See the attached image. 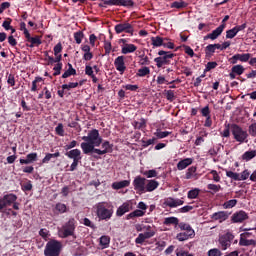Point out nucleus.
<instances>
[{"label": "nucleus", "mask_w": 256, "mask_h": 256, "mask_svg": "<svg viewBox=\"0 0 256 256\" xmlns=\"http://www.w3.org/2000/svg\"><path fill=\"white\" fill-rule=\"evenodd\" d=\"M80 147L84 155H92L94 159H99L97 155H107V153H113V144L105 140L99 135V130L92 129L88 132L87 136L82 137ZM96 153V155L94 154Z\"/></svg>", "instance_id": "1"}, {"label": "nucleus", "mask_w": 256, "mask_h": 256, "mask_svg": "<svg viewBox=\"0 0 256 256\" xmlns=\"http://www.w3.org/2000/svg\"><path fill=\"white\" fill-rule=\"evenodd\" d=\"M94 209L99 221H111L113 213H115L110 202H98L94 205Z\"/></svg>", "instance_id": "2"}, {"label": "nucleus", "mask_w": 256, "mask_h": 256, "mask_svg": "<svg viewBox=\"0 0 256 256\" xmlns=\"http://www.w3.org/2000/svg\"><path fill=\"white\" fill-rule=\"evenodd\" d=\"M75 229H77V220H75V218H70L60 229V237H62V239H67V237H74V239H77V236H75Z\"/></svg>", "instance_id": "3"}, {"label": "nucleus", "mask_w": 256, "mask_h": 256, "mask_svg": "<svg viewBox=\"0 0 256 256\" xmlns=\"http://www.w3.org/2000/svg\"><path fill=\"white\" fill-rule=\"evenodd\" d=\"M61 249H63V244L58 240H50L47 242L44 255L45 256H59L61 255Z\"/></svg>", "instance_id": "4"}, {"label": "nucleus", "mask_w": 256, "mask_h": 256, "mask_svg": "<svg viewBox=\"0 0 256 256\" xmlns=\"http://www.w3.org/2000/svg\"><path fill=\"white\" fill-rule=\"evenodd\" d=\"M137 231H145L144 233H140L138 237L135 239L136 245H143L146 239H151V237H155V228L151 225H145L142 228H137Z\"/></svg>", "instance_id": "5"}, {"label": "nucleus", "mask_w": 256, "mask_h": 256, "mask_svg": "<svg viewBox=\"0 0 256 256\" xmlns=\"http://www.w3.org/2000/svg\"><path fill=\"white\" fill-rule=\"evenodd\" d=\"M158 55L159 57H156L154 62L156 63V67L161 69L164 65H171V59H173L176 54L169 51L160 50Z\"/></svg>", "instance_id": "6"}, {"label": "nucleus", "mask_w": 256, "mask_h": 256, "mask_svg": "<svg viewBox=\"0 0 256 256\" xmlns=\"http://www.w3.org/2000/svg\"><path fill=\"white\" fill-rule=\"evenodd\" d=\"M230 131L238 143H247V137H249V134L247 131L243 130L241 126L237 124H231L230 125Z\"/></svg>", "instance_id": "7"}, {"label": "nucleus", "mask_w": 256, "mask_h": 256, "mask_svg": "<svg viewBox=\"0 0 256 256\" xmlns=\"http://www.w3.org/2000/svg\"><path fill=\"white\" fill-rule=\"evenodd\" d=\"M233 239H235V235H233L231 232H226L225 234L220 235L218 239V245L221 251H227V249L231 247Z\"/></svg>", "instance_id": "8"}, {"label": "nucleus", "mask_w": 256, "mask_h": 256, "mask_svg": "<svg viewBox=\"0 0 256 256\" xmlns=\"http://www.w3.org/2000/svg\"><path fill=\"white\" fill-rule=\"evenodd\" d=\"M114 31L117 35H121V33H128L133 37V33H135V28L129 22L119 23L114 27Z\"/></svg>", "instance_id": "9"}, {"label": "nucleus", "mask_w": 256, "mask_h": 256, "mask_svg": "<svg viewBox=\"0 0 256 256\" xmlns=\"http://www.w3.org/2000/svg\"><path fill=\"white\" fill-rule=\"evenodd\" d=\"M147 183V179L141 176H136L132 182V185L134 187V191L138 195H143L145 193V185Z\"/></svg>", "instance_id": "10"}, {"label": "nucleus", "mask_w": 256, "mask_h": 256, "mask_svg": "<svg viewBox=\"0 0 256 256\" xmlns=\"http://www.w3.org/2000/svg\"><path fill=\"white\" fill-rule=\"evenodd\" d=\"M225 27H227V24H221L215 30H213L212 33H209L206 36H204V41H207V39L215 41V39H218L219 36L223 33V31H225Z\"/></svg>", "instance_id": "11"}, {"label": "nucleus", "mask_w": 256, "mask_h": 256, "mask_svg": "<svg viewBox=\"0 0 256 256\" xmlns=\"http://www.w3.org/2000/svg\"><path fill=\"white\" fill-rule=\"evenodd\" d=\"M251 59V54L245 53V54H235L229 59V63L231 65H237L238 61H241V63H247Z\"/></svg>", "instance_id": "12"}, {"label": "nucleus", "mask_w": 256, "mask_h": 256, "mask_svg": "<svg viewBox=\"0 0 256 256\" xmlns=\"http://www.w3.org/2000/svg\"><path fill=\"white\" fill-rule=\"evenodd\" d=\"M247 219H249V214L243 210H239L231 216L233 223H243V221H247Z\"/></svg>", "instance_id": "13"}, {"label": "nucleus", "mask_w": 256, "mask_h": 256, "mask_svg": "<svg viewBox=\"0 0 256 256\" xmlns=\"http://www.w3.org/2000/svg\"><path fill=\"white\" fill-rule=\"evenodd\" d=\"M114 66L116 71H119L120 75H123L127 71V66L125 65V56H118L114 60Z\"/></svg>", "instance_id": "14"}, {"label": "nucleus", "mask_w": 256, "mask_h": 256, "mask_svg": "<svg viewBox=\"0 0 256 256\" xmlns=\"http://www.w3.org/2000/svg\"><path fill=\"white\" fill-rule=\"evenodd\" d=\"M249 237V233H243L241 234L240 240H239V245L240 247H256V240L253 239H247Z\"/></svg>", "instance_id": "15"}, {"label": "nucleus", "mask_w": 256, "mask_h": 256, "mask_svg": "<svg viewBox=\"0 0 256 256\" xmlns=\"http://www.w3.org/2000/svg\"><path fill=\"white\" fill-rule=\"evenodd\" d=\"M184 203H185V201H183L181 199H175L173 197H168L164 201V205H166V207H170V209H175V207H179V206L183 205Z\"/></svg>", "instance_id": "16"}, {"label": "nucleus", "mask_w": 256, "mask_h": 256, "mask_svg": "<svg viewBox=\"0 0 256 256\" xmlns=\"http://www.w3.org/2000/svg\"><path fill=\"white\" fill-rule=\"evenodd\" d=\"M26 41L30 44H26V47H30L31 49H33V47H39V45H41V43H43L41 41V38H39V36H35V37H31V34H28L27 36H25Z\"/></svg>", "instance_id": "17"}, {"label": "nucleus", "mask_w": 256, "mask_h": 256, "mask_svg": "<svg viewBox=\"0 0 256 256\" xmlns=\"http://www.w3.org/2000/svg\"><path fill=\"white\" fill-rule=\"evenodd\" d=\"M211 219H213V221L223 223V221H227V219H229V213H227V211L215 212L211 215Z\"/></svg>", "instance_id": "18"}, {"label": "nucleus", "mask_w": 256, "mask_h": 256, "mask_svg": "<svg viewBox=\"0 0 256 256\" xmlns=\"http://www.w3.org/2000/svg\"><path fill=\"white\" fill-rule=\"evenodd\" d=\"M20 165H30V163H35L37 161V152H32L26 155V159L20 158Z\"/></svg>", "instance_id": "19"}, {"label": "nucleus", "mask_w": 256, "mask_h": 256, "mask_svg": "<svg viewBox=\"0 0 256 256\" xmlns=\"http://www.w3.org/2000/svg\"><path fill=\"white\" fill-rule=\"evenodd\" d=\"M157 187H159V182L157 180H146L144 193H151L155 191Z\"/></svg>", "instance_id": "20"}, {"label": "nucleus", "mask_w": 256, "mask_h": 256, "mask_svg": "<svg viewBox=\"0 0 256 256\" xmlns=\"http://www.w3.org/2000/svg\"><path fill=\"white\" fill-rule=\"evenodd\" d=\"M131 203L125 202L123 203L116 211L117 217H123L125 213H129L131 211Z\"/></svg>", "instance_id": "21"}, {"label": "nucleus", "mask_w": 256, "mask_h": 256, "mask_svg": "<svg viewBox=\"0 0 256 256\" xmlns=\"http://www.w3.org/2000/svg\"><path fill=\"white\" fill-rule=\"evenodd\" d=\"M68 159H73V161H81V150L73 149L65 153Z\"/></svg>", "instance_id": "22"}, {"label": "nucleus", "mask_w": 256, "mask_h": 256, "mask_svg": "<svg viewBox=\"0 0 256 256\" xmlns=\"http://www.w3.org/2000/svg\"><path fill=\"white\" fill-rule=\"evenodd\" d=\"M67 211H69V208L61 202H58L53 208V213H55V215H63V213H67Z\"/></svg>", "instance_id": "23"}, {"label": "nucleus", "mask_w": 256, "mask_h": 256, "mask_svg": "<svg viewBox=\"0 0 256 256\" xmlns=\"http://www.w3.org/2000/svg\"><path fill=\"white\" fill-rule=\"evenodd\" d=\"M193 237H195V232H189V231L180 232L176 235V239L178 241H187L189 239H193Z\"/></svg>", "instance_id": "24"}, {"label": "nucleus", "mask_w": 256, "mask_h": 256, "mask_svg": "<svg viewBox=\"0 0 256 256\" xmlns=\"http://www.w3.org/2000/svg\"><path fill=\"white\" fill-rule=\"evenodd\" d=\"M189 165H193V158H185L183 160H180L177 163V169L178 171H183V169H187Z\"/></svg>", "instance_id": "25"}, {"label": "nucleus", "mask_w": 256, "mask_h": 256, "mask_svg": "<svg viewBox=\"0 0 256 256\" xmlns=\"http://www.w3.org/2000/svg\"><path fill=\"white\" fill-rule=\"evenodd\" d=\"M2 199L4 200L6 207H11V205L17 201V195L13 193L6 194L2 197Z\"/></svg>", "instance_id": "26"}, {"label": "nucleus", "mask_w": 256, "mask_h": 256, "mask_svg": "<svg viewBox=\"0 0 256 256\" xmlns=\"http://www.w3.org/2000/svg\"><path fill=\"white\" fill-rule=\"evenodd\" d=\"M131 185V181L129 180H122L119 182H114L112 184V189H115L116 191H119V189H125V187H129Z\"/></svg>", "instance_id": "27"}, {"label": "nucleus", "mask_w": 256, "mask_h": 256, "mask_svg": "<svg viewBox=\"0 0 256 256\" xmlns=\"http://www.w3.org/2000/svg\"><path fill=\"white\" fill-rule=\"evenodd\" d=\"M45 59L44 61H48L47 65H53V63H59L61 59H63L62 55L57 56L56 58H53V56H49L48 51H44Z\"/></svg>", "instance_id": "28"}, {"label": "nucleus", "mask_w": 256, "mask_h": 256, "mask_svg": "<svg viewBox=\"0 0 256 256\" xmlns=\"http://www.w3.org/2000/svg\"><path fill=\"white\" fill-rule=\"evenodd\" d=\"M137 51V46L135 44H125L122 47L121 53L123 55H128V53H135Z\"/></svg>", "instance_id": "29"}, {"label": "nucleus", "mask_w": 256, "mask_h": 256, "mask_svg": "<svg viewBox=\"0 0 256 256\" xmlns=\"http://www.w3.org/2000/svg\"><path fill=\"white\" fill-rule=\"evenodd\" d=\"M71 75H77V70L73 68L71 63H68V69L62 74V79H68Z\"/></svg>", "instance_id": "30"}, {"label": "nucleus", "mask_w": 256, "mask_h": 256, "mask_svg": "<svg viewBox=\"0 0 256 256\" xmlns=\"http://www.w3.org/2000/svg\"><path fill=\"white\" fill-rule=\"evenodd\" d=\"M110 243H111V237H109L108 235H103L100 237V245L102 249H107Z\"/></svg>", "instance_id": "31"}, {"label": "nucleus", "mask_w": 256, "mask_h": 256, "mask_svg": "<svg viewBox=\"0 0 256 256\" xmlns=\"http://www.w3.org/2000/svg\"><path fill=\"white\" fill-rule=\"evenodd\" d=\"M256 150H248L242 155L243 161H251V159H255Z\"/></svg>", "instance_id": "32"}, {"label": "nucleus", "mask_w": 256, "mask_h": 256, "mask_svg": "<svg viewBox=\"0 0 256 256\" xmlns=\"http://www.w3.org/2000/svg\"><path fill=\"white\" fill-rule=\"evenodd\" d=\"M145 215V211L136 209L130 214L126 216V219H135V217H143Z\"/></svg>", "instance_id": "33"}, {"label": "nucleus", "mask_w": 256, "mask_h": 256, "mask_svg": "<svg viewBox=\"0 0 256 256\" xmlns=\"http://www.w3.org/2000/svg\"><path fill=\"white\" fill-rule=\"evenodd\" d=\"M178 227L181 231H188V233H195V230H193V227H191V225L188 223L178 222Z\"/></svg>", "instance_id": "34"}, {"label": "nucleus", "mask_w": 256, "mask_h": 256, "mask_svg": "<svg viewBox=\"0 0 256 256\" xmlns=\"http://www.w3.org/2000/svg\"><path fill=\"white\" fill-rule=\"evenodd\" d=\"M151 43L153 45V47H163V37L161 36H155V37H151Z\"/></svg>", "instance_id": "35"}, {"label": "nucleus", "mask_w": 256, "mask_h": 256, "mask_svg": "<svg viewBox=\"0 0 256 256\" xmlns=\"http://www.w3.org/2000/svg\"><path fill=\"white\" fill-rule=\"evenodd\" d=\"M187 7V2L180 0V1H174L171 4L172 9H185Z\"/></svg>", "instance_id": "36"}, {"label": "nucleus", "mask_w": 256, "mask_h": 256, "mask_svg": "<svg viewBox=\"0 0 256 256\" xmlns=\"http://www.w3.org/2000/svg\"><path fill=\"white\" fill-rule=\"evenodd\" d=\"M201 193V189L194 188L187 193V197L189 199H197L199 197V194Z\"/></svg>", "instance_id": "37"}, {"label": "nucleus", "mask_w": 256, "mask_h": 256, "mask_svg": "<svg viewBox=\"0 0 256 256\" xmlns=\"http://www.w3.org/2000/svg\"><path fill=\"white\" fill-rule=\"evenodd\" d=\"M134 127L139 130L145 129L147 127V120L141 118L140 121H134Z\"/></svg>", "instance_id": "38"}, {"label": "nucleus", "mask_w": 256, "mask_h": 256, "mask_svg": "<svg viewBox=\"0 0 256 256\" xmlns=\"http://www.w3.org/2000/svg\"><path fill=\"white\" fill-rule=\"evenodd\" d=\"M151 70L149 67L145 66L143 68H140L136 74L137 77H147V75H150Z\"/></svg>", "instance_id": "39"}, {"label": "nucleus", "mask_w": 256, "mask_h": 256, "mask_svg": "<svg viewBox=\"0 0 256 256\" xmlns=\"http://www.w3.org/2000/svg\"><path fill=\"white\" fill-rule=\"evenodd\" d=\"M207 189H209L208 193H211L212 195H215V193H219L221 191V185L217 184H208ZM212 191V192H211Z\"/></svg>", "instance_id": "40"}, {"label": "nucleus", "mask_w": 256, "mask_h": 256, "mask_svg": "<svg viewBox=\"0 0 256 256\" xmlns=\"http://www.w3.org/2000/svg\"><path fill=\"white\" fill-rule=\"evenodd\" d=\"M61 87L63 91H71V89H76V87H79V82H69L68 84H63Z\"/></svg>", "instance_id": "41"}, {"label": "nucleus", "mask_w": 256, "mask_h": 256, "mask_svg": "<svg viewBox=\"0 0 256 256\" xmlns=\"http://www.w3.org/2000/svg\"><path fill=\"white\" fill-rule=\"evenodd\" d=\"M164 225H179V218L167 217L164 219Z\"/></svg>", "instance_id": "42"}, {"label": "nucleus", "mask_w": 256, "mask_h": 256, "mask_svg": "<svg viewBox=\"0 0 256 256\" xmlns=\"http://www.w3.org/2000/svg\"><path fill=\"white\" fill-rule=\"evenodd\" d=\"M195 173H197L196 166H192V167L188 168V170L186 172L185 179H193V177H195Z\"/></svg>", "instance_id": "43"}, {"label": "nucleus", "mask_w": 256, "mask_h": 256, "mask_svg": "<svg viewBox=\"0 0 256 256\" xmlns=\"http://www.w3.org/2000/svg\"><path fill=\"white\" fill-rule=\"evenodd\" d=\"M55 63L57 64L53 68V71H54L53 76L57 77L58 75H61V70L63 69V63L61 61L55 62Z\"/></svg>", "instance_id": "44"}, {"label": "nucleus", "mask_w": 256, "mask_h": 256, "mask_svg": "<svg viewBox=\"0 0 256 256\" xmlns=\"http://www.w3.org/2000/svg\"><path fill=\"white\" fill-rule=\"evenodd\" d=\"M231 70L236 75H243V73H245V68L243 67V65L240 64L233 66Z\"/></svg>", "instance_id": "45"}, {"label": "nucleus", "mask_w": 256, "mask_h": 256, "mask_svg": "<svg viewBox=\"0 0 256 256\" xmlns=\"http://www.w3.org/2000/svg\"><path fill=\"white\" fill-rule=\"evenodd\" d=\"M83 37H85V34H83V31H78L74 33V39L77 43V45H81L83 41Z\"/></svg>", "instance_id": "46"}, {"label": "nucleus", "mask_w": 256, "mask_h": 256, "mask_svg": "<svg viewBox=\"0 0 256 256\" xmlns=\"http://www.w3.org/2000/svg\"><path fill=\"white\" fill-rule=\"evenodd\" d=\"M235 205H237V199H232V200H228V201L224 202L223 208L224 209H233V207H235Z\"/></svg>", "instance_id": "47"}, {"label": "nucleus", "mask_w": 256, "mask_h": 256, "mask_svg": "<svg viewBox=\"0 0 256 256\" xmlns=\"http://www.w3.org/2000/svg\"><path fill=\"white\" fill-rule=\"evenodd\" d=\"M142 175L147 177V179H153V177H157V170L152 169V170H147L142 172Z\"/></svg>", "instance_id": "48"}, {"label": "nucleus", "mask_w": 256, "mask_h": 256, "mask_svg": "<svg viewBox=\"0 0 256 256\" xmlns=\"http://www.w3.org/2000/svg\"><path fill=\"white\" fill-rule=\"evenodd\" d=\"M81 223L82 225H85V227H90V229H97L95 223H93L89 218H83Z\"/></svg>", "instance_id": "49"}, {"label": "nucleus", "mask_w": 256, "mask_h": 256, "mask_svg": "<svg viewBox=\"0 0 256 256\" xmlns=\"http://www.w3.org/2000/svg\"><path fill=\"white\" fill-rule=\"evenodd\" d=\"M157 141V138H155V137H153V138H151V139H149V140H141V143H142V147L144 148V149H147V147H149V145H154L155 144V142Z\"/></svg>", "instance_id": "50"}, {"label": "nucleus", "mask_w": 256, "mask_h": 256, "mask_svg": "<svg viewBox=\"0 0 256 256\" xmlns=\"http://www.w3.org/2000/svg\"><path fill=\"white\" fill-rule=\"evenodd\" d=\"M155 137H157V139H165V137H169V135H171L170 131H159L157 130V132L154 133Z\"/></svg>", "instance_id": "51"}, {"label": "nucleus", "mask_w": 256, "mask_h": 256, "mask_svg": "<svg viewBox=\"0 0 256 256\" xmlns=\"http://www.w3.org/2000/svg\"><path fill=\"white\" fill-rule=\"evenodd\" d=\"M213 53H215V48L213 44H209L208 46H206L205 48L206 57H213Z\"/></svg>", "instance_id": "52"}, {"label": "nucleus", "mask_w": 256, "mask_h": 256, "mask_svg": "<svg viewBox=\"0 0 256 256\" xmlns=\"http://www.w3.org/2000/svg\"><path fill=\"white\" fill-rule=\"evenodd\" d=\"M56 135L59 137H65V129H63V124L59 123L55 128Z\"/></svg>", "instance_id": "53"}, {"label": "nucleus", "mask_w": 256, "mask_h": 256, "mask_svg": "<svg viewBox=\"0 0 256 256\" xmlns=\"http://www.w3.org/2000/svg\"><path fill=\"white\" fill-rule=\"evenodd\" d=\"M41 81H43L42 77H36L33 81H32V87H31V91L32 93H35V91H37V84L41 83Z\"/></svg>", "instance_id": "54"}, {"label": "nucleus", "mask_w": 256, "mask_h": 256, "mask_svg": "<svg viewBox=\"0 0 256 256\" xmlns=\"http://www.w3.org/2000/svg\"><path fill=\"white\" fill-rule=\"evenodd\" d=\"M217 65H218L217 62H215V61L208 62L204 69V73H207V72L211 71L212 69H216Z\"/></svg>", "instance_id": "55"}, {"label": "nucleus", "mask_w": 256, "mask_h": 256, "mask_svg": "<svg viewBox=\"0 0 256 256\" xmlns=\"http://www.w3.org/2000/svg\"><path fill=\"white\" fill-rule=\"evenodd\" d=\"M223 252L219 248H213L208 251V256H221Z\"/></svg>", "instance_id": "56"}, {"label": "nucleus", "mask_w": 256, "mask_h": 256, "mask_svg": "<svg viewBox=\"0 0 256 256\" xmlns=\"http://www.w3.org/2000/svg\"><path fill=\"white\" fill-rule=\"evenodd\" d=\"M61 51H63V44H61V42H59L58 44H56L54 46V55L55 57H59V53H61Z\"/></svg>", "instance_id": "57"}, {"label": "nucleus", "mask_w": 256, "mask_h": 256, "mask_svg": "<svg viewBox=\"0 0 256 256\" xmlns=\"http://www.w3.org/2000/svg\"><path fill=\"white\" fill-rule=\"evenodd\" d=\"M226 176H228L230 179H233V181H239V173L237 172L227 171Z\"/></svg>", "instance_id": "58"}, {"label": "nucleus", "mask_w": 256, "mask_h": 256, "mask_svg": "<svg viewBox=\"0 0 256 256\" xmlns=\"http://www.w3.org/2000/svg\"><path fill=\"white\" fill-rule=\"evenodd\" d=\"M202 117H211V110L209 109V105L205 106L200 110Z\"/></svg>", "instance_id": "59"}, {"label": "nucleus", "mask_w": 256, "mask_h": 256, "mask_svg": "<svg viewBox=\"0 0 256 256\" xmlns=\"http://www.w3.org/2000/svg\"><path fill=\"white\" fill-rule=\"evenodd\" d=\"M248 133L251 137H256V122L252 123L248 127Z\"/></svg>", "instance_id": "60"}, {"label": "nucleus", "mask_w": 256, "mask_h": 256, "mask_svg": "<svg viewBox=\"0 0 256 256\" xmlns=\"http://www.w3.org/2000/svg\"><path fill=\"white\" fill-rule=\"evenodd\" d=\"M251 175V173L249 172V170H244L241 175L239 174V181H247V179H249V176Z\"/></svg>", "instance_id": "61"}, {"label": "nucleus", "mask_w": 256, "mask_h": 256, "mask_svg": "<svg viewBox=\"0 0 256 256\" xmlns=\"http://www.w3.org/2000/svg\"><path fill=\"white\" fill-rule=\"evenodd\" d=\"M237 36V32L234 28L226 31V39H233Z\"/></svg>", "instance_id": "62"}, {"label": "nucleus", "mask_w": 256, "mask_h": 256, "mask_svg": "<svg viewBox=\"0 0 256 256\" xmlns=\"http://www.w3.org/2000/svg\"><path fill=\"white\" fill-rule=\"evenodd\" d=\"M166 99L167 101H170V103H172V101H175V92L173 90H168L166 92Z\"/></svg>", "instance_id": "63"}, {"label": "nucleus", "mask_w": 256, "mask_h": 256, "mask_svg": "<svg viewBox=\"0 0 256 256\" xmlns=\"http://www.w3.org/2000/svg\"><path fill=\"white\" fill-rule=\"evenodd\" d=\"M111 49H112L111 42L105 41V42H104V51H105V55H110V54H111Z\"/></svg>", "instance_id": "64"}]
</instances>
